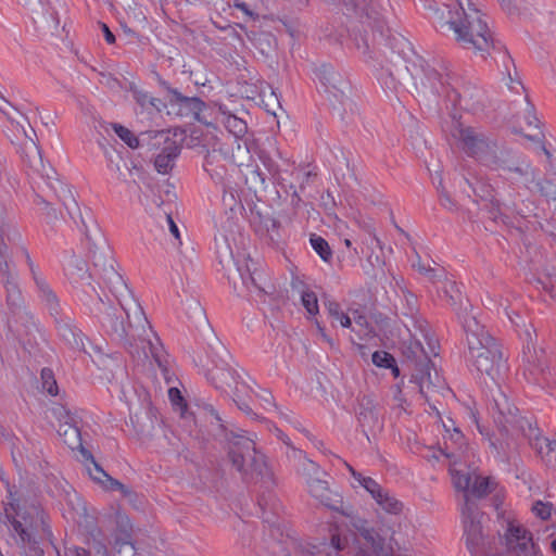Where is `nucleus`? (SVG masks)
I'll return each instance as SVG.
<instances>
[{"label": "nucleus", "instance_id": "nucleus-59", "mask_svg": "<svg viewBox=\"0 0 556 556\" xmlns=\"http://www.w3.org/2000/svg\"><path fill=\"white\" fill-rule=\"evenodd\" d=\"M101 29L103 31V35L105 37V40L108 43L112 45L115 42V36L114 34L110 30L109 26L104 23H101Z\"/></svg>", "mask_w": 556, "mask_h": 556}, {"label": "nucleus", "instance_id": "nucleus-63", "mask_svg": "<svg viewBox=\"0 0 556 556\" xmlns=\"http://www.w3.org/2000/svg\"><path fill=\"white\" fill-rule=\"evenodd\" d=\"M265 226H266V229L268 232L275 231V230H278L280 223L275 218H268L265 222Z\"/></svg>", "mask_w": 556, "mask_h": 556}, {"label": "nucleus", "instance_id": "nucleus-38", "mask_svg": "<svg viewBox=\"0 0 556 556\" xmlns=\"http://www.w3.org/2000/svg\"><path fill=\"white\" fill-rule=\"evenodd\" d=\"M18 536L23 546H28V548L34 553V556L43 555V549L39 546L38 540L27 529L21 532Z\"/></svg>", "mask_w": 556, "mask_h": 556}, {"label": "nucleus", "instance_id": "nucleus-23", "mask_svg": "<svg viewBox=\"0 0 556 556\" xmlns=\"http://www.w3.org/2000/svg\"><path fill=\"white\" fill-rule=\"evenodd\" d=\"M407 78L408 68L403 64L395 66L394 68L382 67L381 79L383 80L386 87L389 89L395 90L397 86L406 81Z\"/></svg>", "mask_w": 556, "mask_h": 556}, {"label": "nucleus", "instance_id": "nucleus-5", "mask_svg": "<svg viewBox=\"0 0 556 556\" xmlns=\"http://www.w3.org/2000/svg\"><path fill=\"white\" fill-rule=\"evenodd\" d=\"M463 326L472 365L495 381L506 367L500 345L475 316H465Z\"/></svg>", "mask_w": 556, "mask_h": 556}, {"label": "nucleus", "instance_id": "nucleus-12", "mask_svg": "<svg viewBox=\"0 0 556 556\" xmlns=\"http://www.w3.org/2000/svg\"><path fill=\"white\" fill-rule=\"evenodd\" d=\"M81 456L90 462L91 466H87L90 478L100 483L105 490H118L125 496L131 494V491L118 480L112 478L94 459L93 455L86 447H81Z\"/></svg>", "mask_w": 556, "mask_h": 556}, {"label": "nucleus", "instance_id": "nucleus-43", "mask_svg": "<svg viewBox=\"0 0 556 556\" xmlns=\"http://www.w3.org/2000/svg\"><path fill=\"white\" fill-rule=\"evenodd\" d=\"M394 359L395 358L386 351H376L371 356L372 363L382 368L392 367V365H394Z\"/></svg>", "mask_w": 556, "mask_h": 556}, {"label": "nucleus", "instance_id": "nucleus-6", "mask_svg": "<svg viewBox=\"0 0 556 556\" xmlns=\"http://www.w3.org/2000/svg\"><path fill=\"white\" fill-rule=\"evenodd\" d=\"M3 227L0 225V275L5 291V303L8 307V327L16 337L28 336L35 328L31 314L24 306V299L15 276L12 274L9 264V247L3 239Z\"/></svg>", "mask_w": 556, "mask_h": 556}, {"label": "nucleus", "instance_id": "nucleus-21", "mask_svg": "<svg viewBox=\"0 0 556 556\" xmlns=\"http://www.w3.org/2000/svg\"><path fill=\"white\" fill-rule=\"evenodd\" d=\"M403 354L407 361L413 364V371H417L419 368H421V370H426L427 364L431 362L429 355L419 341L410 342L405 346Z\"/></svg>", "mask_w": 556, "mask_h": 556}, {"label": "nucleus", "instance_id": "nucleus-54", "mask_svg": "<svg viewBox=\"0 0 556 556\" xmlns=\"http://www.w3.org/2000/svg\"><path fill=\"white\" fill-rule=\"evenodd\" d=\"M168 396L174 405H181L184 403L181 392L177 388H170L168 390Z\"/></svg>", "mask_w": 556, "mask_h": 556}, {"label": "nucleus", "instance_id": "nucleus-20", "mask_svg": "<svg viewBox=\"0 0 556 556\" xmlns=\"http://www.w3.org/2000/svg\"><path fill=\"white\" fill-rule=\"evenodd\" d=\"M432 362H429L426 370H421V368H419L417 371L412 372V380L417 383L420 393L425 396H427V390L432 387H439L441 383V378L437 371H434V375L432 376Z\"/></svg>", "mask_w": 556, "mask_h": 556}, {"label": "nucleus", "instance_id": "nucleus-1", "mask_svg": "<svg viewBox=\"0 0 556 556\" xmlns=\"http://www.w3.org/2000/svg\"><path fill=\"white\" fill-rule=\"evenodd\" d=\"M475 475L460 471L453 475L454 486L463 491L462 515L469 552L473 556H543L531 532L515 519L500 513L494 522L497 538L490 534V529L485 532L489 518L469 494Z\"/></svg>", "mask_w": 556, "mask_h": 556}, {"label": "nucleus", "instance_id": "nucleus-13", "mask_svg": "<svg viewBox=\"0 0 556 556\" xmlns=\"http://www.w3.org/2000/svg\"><path fill=\"white\" fill-rule=\"evenodd\" d=\"M380 416V409L374 403L371 397L363 396L358 401L356 417L362 431L366 434L367 438L368 432H375L382 428V420Z\"/></svg>", "mask_w": 556, "mask_h": 556}, {"label": "nucleus", "instance_id": "nucleus-62", "mask_svg": "<svg viewBox=\"0 0 556 556\" xmlns=\"http://www.w3.org/2000/svg\"><path fill=\"white\" fill-rule=\"evenodd\" d=\"M517 1L518 0H501V4L508 13L513 14L517 10Z\"/></svg>", "mask_w": 556, "mask_h": 556}, {"label": "nucleus", "instance_id": "nucleus-32", "mask_svg": "<svg viewBox=\"0 0 556 556\" xmlns=\"http://www.w3.org/2000/svg\"><path fill=\"white\" fill-rule=\"evenodd\" d=\"M332 3H341L348 13H355L359 16H369L368 7L371 0H330Z\"/></svg>", "mask_w": 556, "mask_h": 556}, {"label": "nucleus", "instance_id": "nucleus-27", "mask_svg": "<svg viewBox=\"0 0 556 556\" xmlns=\"http://www.w3.org/2000/svg\"><path fill=\"white\" fill-rule=\"evenodd\" d=\"M251 40L253 46L266 58L275 50L276 38L270 33H254Z\"/></svg>", "mask_w": 556, "mask_h": 556}, {"label": "nucleus", "instance_id": "nucleus-40", "mask_svg": "<svg viewBox=\"0 0 556 556\" xmlns=\"http://www.w3.org/2000/svg\"><path fill=\"white\" fill-rule=\"evenodd\" d=\"M224 123L227 129L236 137H241L247 131V124L235 115L229 114Z\"/></svg>", "mask_w": 556, "mask_h": 556}, {"label": "nucleus", "instance_id": "nucleus-16", "mask_svg": "<svg viewBox=\"0 0 556 556\" xmlns=\"http://www.w3.org/2000/svg\"><path fill=\"white\" fill-rule=\"evenodd\" d=\"M54 320L56 323L59 334L67 344L78 351L85 350L81 332L71 324V318L68 316L62 315L54 318Z\"/></svg>", "mask_w": 556, "mask_h": 556}, {"label": "nucleus", "instance_id": "nucleus-2", "mask_svg": "<svg viewBox=\"0 0 556 556\" xmlns=\"http://www.w3.org/2000/svg\"><path fill=\"white\" fill-rule=\"evenodd\" d=\"M446 8V12L442 11L438 17L435 28L443 34L453 31L456 42L465 49L488 51L491 46L490 31L480 11L472 8L470 3L465 9L459 1Z\"/></svg>", "mask_w": 556, "mask_h": 556}, {"label": "nucleus", "instance_id": "nucleus-44", "mask_svg": "<svg viewBox=\"0 0 556 556\" xmlns=\"http://www.w3.org/2000/svg\"><path fill=\"white\" fill-rule=\"evenodd\" d=\"M536 283L551 296H556V274L543 275L536 279Z\"/></svg>", "mask_w": 556, "mask_h": 556}, {"label": "nucleus", "instance_id": "nucleus-30", "mask_svg": "<svg viewBox=\"0 0 556 556\" xmlns=\"http://www.w3.org/2000/svg\"><path fill=\"white\" fill-rule=\"evenodd\" d=\"M545 447L539 445V441L534 444V447L541 455L546 466L556 471V442H552L548 439H544Z\"/></svg>", "mask_w": 556, "mask_h": 556}, {"label": "nucleus", "instance_id": "nucleus-24", "mask_svg": "<svg viewBox=\"0 0 556 556\" xmlns=\"http://www.w3.org/2000/svg\"><path fill=\"white\" fill-rule=\"evenodd\" d=\"M316 76L327 90H341V84L343 83V79L341 75L333 70L332 66L323 64L316 70Z\"/></svg>", "mask_w": 556, "mask_h": 556}, {"label": "nucleus", "instance_id": "nucleus-7", "mask_svg": "<svg viewBox=\"0 0 556 556\" xmlns=\"http://www.w3.org/2000/svg\"><path fill=\"white\" fill-rule=\"evenodd\" d=\"M244 433L241 429L226 432L224 440L228 458L244 482H256L268 475V469L264 455L256 451L254 441Z\"/></svg>", "mask_w": 556, "mask_h": 556}, {"label": "nucleus", "instance_id": "nucleus-17", "mask_svg": "<svg viewBox=\"0 0 556 556\" xmlns=\"http://www.w3.org/2000/svg\"><path fill=\"white\" fill-rule=\"evenodd\" d=\"M65 274L72 283L87 282L90 285L92 278L87 261L78 255H72L70 257L65 266Z\"/></svg>", "mask_w": 556, "mask_h": 556}, {"label": "nucleus", "instance_id": "nucleus-35", "mask_svg": "<svg viewBox=\"0 0 556 556\" xmlns=\"http://www.w3.org/2000/svg\"><path fill=\"white\" fill-rule=\"evenodd\" d=\"M325 307L328 314L336 320H338L342 327L351 328L352 319L349 315L341 311L340 304L334 301L325 302Z\"/></svg>", "mask_w": 556, "mask_h": 556}, {"label": "nucleus", "instance_id": "nucleus-48", "mask_svg": "<svg viewBox=\"0 0 556 556\" xmlns=\"http://www.w3.org/2000/svg\"><path fill=\"white\" fill-rule=\"evenodd\" d=\"M129 90L132 92L134 99L136 102L144 110H149V100H151V96L147 92L138 89L134 84H130Z\"/></svg>", "mask_w": 556, "mask_h": 556}, {"label": "nucleus", "instance_id": "nucleus-18", "mask_svg": "<svg viewBox=\"0 0 556 556\" xmlns=\"http://www.w3.org/2000/svg\"><path fill=\"white\" fill-rule=\"evenodd\" d=\"M181 147L178 143H170L154 156V167L160 174H168L174 165L175 160L180 154Z\"/></svg>", "mask_w": 556, "mask_h": 556}, {"label": "nucleus", "instance_id": "nucleus-36", "mask_svg": "<svg viewBox=\"0 0 556 556\" xmlns=\"http://www.w3.org/2000/svg\"><path fill=\"white\" fill-rule=\"evenodd\" d=\"M115 549L117 556H136L137 552L127 533L125 538H115Z\"/></svg>", "mask_w": 556, "mask_h": 556}, {"label": "nucleus", "instance_id": "nucleus-52", "mask_svg": "<svg viewBox=\"0 0 556 556\" xmlns=\"http://www.w3.org/2000/svg\"><path fill=\"white\" fill-rule=\"evenodd\" d=\"M117 523H118V528H119V533L116 535V538H125L126 533L131 536V532H130L131 529L129 526L128 518L121 517Z\"/></svg>", "mask_w": 556, "mask_h": 556}, {"label": "nucleus", "instance_id": "nucleus-22", "mask_svg": "<svg viewBox=\"0 0 556 556\" xmlns=\"http://www.w3.org/2000/svg\"><path fill=\"white\" fill-rule=\"evenodd\" d=\"M25 136L29 140V147L25 144V154L24 160L28 164L30 168H33L36 173L40 174L42 177L46 176L49 178V174L46 173V166L42 161L41 152L39 148L34 142L33 138L27 135V132L24 130Z\"/></svg>", "mask_w": 556, "mask_h": 556}, {"label": "nucleus", "instance_id": "nucleus-61", "mask_svg": "<svg viewBox=\"0 0 556 556\" xmlns=\"http://www.w3.org/2000/svg\"><path fill=\"white\" fill-rule=\"evenodd\" d=\"M448 287L450 288L445 287L444 293L448 296L450 303L452 305H455L457 303V299H456V296L454 294H452V292H454V289L456 288V285H455V282H450Z\"/></svg>", "mask_w": 556, "mask_h": 556}, {"label": "nucleus", "instance_id": "nucleus-58", "mask_svg": "<svg viewBox=\"0 0 556 556\" xmlns=\"http://www.w3.org/2000/svg\"><path fill=\"white\" fill-rule=\"evenodd\" d=\"M165 219H166V223L168 224V227H169V231L170 233L176 238V239H180V232H179V229L176 225V223L173 220L172 216L170 215H166L165 216Z\"/></svg>", "mask_w": 556, "mask_h": 556}, {"label": "nucleus", "instance_id": "nucleus-49", "mask_svg": "<svg viewBox=\"0 0 556 556\" xmlns=\"http://www.w3.org/2000/svg\"><path fill=\"white\" fill-rule=\"evenodd\" d=\"M438 189L440 190V203H441V205L443 207L450 210V211L456 210V203L451 198L448 192L443 188L442 182H440V187H438Z\"/></svg>", "mask_w": 556, "mask_h": 556}, {"label": "nucleus", "instance_id": "nucleus-19", "mask_svg": "<svg viewBox=\"0 0 556 556\" xmlns=\"http://www.w3.org/2000/svg\"><path fill=\"white\" fill-rule=\"evenodd\" d=\"M36 286L39 291V296L48 308L50 315L53 318L62 316L63 314L60 301L50 286L42 278H36Z\"/></svg>", "mask_w": 556, "mask_h": 556}, {"label": "nucleus", "instance_id": "nucleus-25", "mask_svg": "<svg viewBox=\"0 0 556 556\" xmlns=\"http://www.w3.org/2000/svg\"><path fill=\"white\" fill-rule=\"evenodd\" d=\"M495 488V482L488 477L475 475L471 486L469 489L470 497L476 501L492 493Z\"/></svg>", "mask_w": 556, "mask_h": 556}, {"label": "nucleus", "instance_id": "nucleus-3", "mask_svg": "<svg viewBox=\"0 0 556 556\" xmlns=\"http://www.w3.org/2000/svg\"><path fill=\"white\" fill-rule=\"evenodd\" d=\"M462 150L470 157L493 169H503L519 175H528L530 166L510 162V151L500 147L497 141L473 128L462 127L454 135Z\"/></svg>", "mask_w": 556, "mask_h": 556}, {"label": "nucleus", "instance_id": "nucleus-26", "mask_svg": "<svg viewBox=\"0 0 556 556\" xmlns=\"http://www.w3.org/2000/svg\"><path fill=\"white\" fill-rule=\"evenodd\" d=\"M236 371L231 368H217L207 374V378L217 389L230 388L236 382Z\"/></svg>", "mask_w": 556, "mask_h": 556}, {"label": "nucleus", "instance_id": "nucleus-53", "mask_svg": "<svg viewBox=\"0 0 556 556\" xmlns=\"http://www.w3.org/2000/svg\"><path fill=\"white\" fill-rule=\"evenodd\" d=\"M164 108H166V104L161 99L151 97V100H149V110L147 111L149 113H160Z\"/></svg>", "mask_w": 556, "mask_h": 556}, {"label": "nucleus", "instance_id": "nucleus-60", "mask_svg": "<svg viewBox=\"0 0 556 556\" xmlns=\"http://www.w3.org/2000/svg\"><path fill=\"white\" fill-rule=\"evenodd\" d=\"M417 268L421 274L427 275L430 279H434L437 277L435 270L431 267H426L420 262L417 264Z\"/></svg>", "mask_w": 556, "mask_h": 556}, {"label": "nucleus", "instance_id": "nucleus-57", "mask_svg": "<svg viewBox=\"0 0 556 556\" xmlns=\"http://www.w3.org/2000/svg\"><path fill=\"white\" fill-rule=\"evenodd\" d=\"M356 48L363 53V54H369L370 52V46L366 38L361 37L359 39L356 38Z\"/></svg>", "mask_w": 556, "mask_h": 556}, {"label": "nucleus", "instance_id": "nucleus-47", "mask_svg": "<svg viewBox=\"0 0 556 556\" xmlns=\"http://www.w3.org/2000/svg\"><path fill=\"white\" fill-rule=\"evenodd\" d=\"M359 484L362 486H364L366 489L367 492L370 493V495L372 496V498L375 496H381V492H382V488L381 485L375 481L372 478L370 477H364L361 479V482Z\"/></svg>", "mask_w": 556, "mask_h": 556}, {"label": "nucleus", "instance_id": "nucleus-45", "mask_svg": "<svg viewBox=\"0 0 556 556\" xmlns=\"http://www.w3.org/2000/svg\"><path fill=\"white\" fill-rule=\"evenodd\" d=\"M552 508V503L535 501L531 510L536 517L541 518L542 520H547L551 517Z\"/></svg>", "mask_w": 556, "mask_h": 556}, {"label": "nucleus", "instance_id": "nucleus-56", "mask_svg": "<svg viewBox=\"0 0 556 556\" xmlns=\"http://www.w3.org/2000/svg\"><path fill=\"white\" fill-rule=\"evenodd\" d=\"M540 228L546 232L549 237L553 238V240L556 242V236L554 233H556V225L553 224L552 222H547L546 225H543L541 223H538Z\"/></svg>", "mask_w": 556, "mask_h": 556}, {"label": "nucleus", "instance_id": "nucleus-8", "mask_svg": "<svg viewBox=\"0 0 556 556\" xmlns=\"http://www.w3.org/2000/svg\"><path fill=\"white\" fill-rule=\"evenodd\" d=\"M493 420L502 435L509 438L522 435L531 444L532 441H540L539 428L527 418L518 416V408L509 402L508 396L500 386H496L493 392Z\"/></svg>", "mask_w": 556, "mask_h": 556}, {"label": "nucleus", "instance_id": "nucleus-39", "mask_svg": "<svg viewBox=\"0 0 556 556\" xmlns=\"http://www.w3.org/2000/svg\"><path fill=\"white\" fill-rule=\"evenodd\" d=\"M41 383L42 389L50 395L58 394V383L54 378V374L50 368H43L41 370Z\"/></svg>", "mask_w": 556, "mask_h": 556}, {"label": "nucleus", "instance_id": "nucleus-15", "mask_svg": "<svg viewBox=\"0 0 556 556\" xmlns=\"http://www.w3.org/2000/svg\"><path fill=\"white\" fill-rule=\"evenodd\" d=\"M140 149H146L147 152L155 153L161 152L165 147L170 143H177L169 135V130H147L141 131Z\"/></svg>", "mask_w": 556, "mask_h": 556}, {"label": "nucleus", "instance_id": "nucleus-50", "mask_svg": "<svg viewBox=\"0 0 556 556\" xmlns=\"http://www.w3.org/2000/svg\"><path fill=\"white\" fill-rule=\"evenodd\" d=\"M424 72L432 89H437V83L442 85V76L435 68L427 66Z\"/></svg>", "mask_w": 556, "mask_h": 556}, {"label": "nucleus", "instance_id": "nucleus-33", "mask_svg": "<svg viewBox=\"0 0 556 556\" xmlns=\"http://www.w3.org/2000/svg\"><path fill=\"white\" fill-rule=\"evenodd\" d=\"M113 129L115 134L131 149H140L141 143V132L139 135H134L132 131H130L125 126H122L119 124H114Z\"/></svg>", "mask_w": 556, "mask_h": 556}, {"label": "nucleus", "instance_id": "nucleus-10", "mask_svg": "<svg viewBox=\"0 0 556 556\" xmlns=\"http://www.w3.org/2000/svg\"><path fill=\"white\" fill-rule=\"evenodd\" d=\"M161 85L169 93L168 103L176 115L202 122L200 114L205 109V103L200 98L184 96L177 89L169 87L166 81H161Z\"/></svg>", "mask_w": 556, "mask_h": 556}, {"label": "nucleus", "instance_id": "nucleus-51", "mask_svg": "<svg viewBox=\"0 0 556 556\" xmlns=\"http://www.w3.org/2000/svg\"><path fill=\"white\" fill-rule=\"evenodd\" d=\"M148 344H149V351H150V354L151 356L153 357V359L155 361V363L157 364V366L164 371L166 372L167 371V367L164 365L163 363V359L159 353V349L156 348V345L154 343H152L150 340H148Z\"/></svg>", "mask_w": 556, "mask_h": 556}, {"label": "nucleus", "instance_id": "nucleus-31", "mask_svg": "<svg viewBox=\"0 0 556 556\" xmlns=\"http://www.w3.org/2000/svg\"><path fill=\"white\" fill-rule=\"evenodd\" d=\"M374 500L387 513L397 515L402 511L403 504L394 496H391L384 489L381 492V496H375Z\"/></svg>", "mask_w": 556, "mask_h": 556}, {"label": "nucleus", "instance_id": "nucleus-46", "mask_svg": "<svg viewBox=\"0 0 556 556\" xmlns=\"http://www.w3.org/2000/svg\"><path fill=\"white\" fill-rule=\"evenodd\" d=\"M202 409L205 415L212 417L216 421L218 429L224 435V439H226V432H229L231 429H228V427L223 424V419L217 413V410L211 404H204Z\"/></svg>", "mask_w": 556, "mask_h": 556}, {"label": "nucleus", "instance_id": "nucleus-42", "mask_svg": "<svg viewBox=\"0 0 556 556\" xmlns=\"http://www.w3.org/2000/svg\"><path fill=\"white\" fill-rule=\"evenodd\" d=\"M301 300L303 306L311 315H316L318 313V300L313 291H302Z\"/></svg>", "mask_w": 556, "mask_h": 556}, {"label": "nucleus", "instance_id": "nucleus-28", "mask_svg": "<svg viewBox=\"0 0 556 556\" xmlns=\"http://www.w3.org/2000/svg\"><path fill=\"white\" fill-rule=\"evenodd\" d=\"M260 509L262 510V518L265 522L273 523V519L268 516V510L275 515L278 510V501L271 492H263L257 500Z\"/></svg>", "mask_w": 556, "mask_h": 556}, {"label": "nucleus", "instance_id": "nucleus-11", "mask_svg": "<svg viewBox=\"0 0 556 556\" xmlns=\"http://www.w3.org/2000/svg\"><path fill=\"white\" fill-rule=\"evenodd\" d=\"M482 200L485 202L484 208L488 210V212L490 213V218H492L493 220H496L498 214H503V208L506 212L517 214L525 220L530 222V218L538 217V207L535 203L530 199L521 200L519 203H516L515 201L501 202L500 200L494 199L493 197L490 200L483 198Z\"/></svg>", "mask_w": 556, "mask_h": 556}, {"label": "nucleus", "instance_id": "nucleus-64", "mask_svg": "<svg viewBox=\"0 0 556 556\" xmlns=\"http://www.w3.org/2000/svg\"><path fill=\"white\" fill-rule=\"evenodd\" d=\"M73 556H91L90 551L85 549L83 547H74L70 549Z\"/></svg>", "mask_w": 556, "mask_h": 556}, {"label": "nucleus", "instance_id": "nucleus-4", "mask_svg": "<svg viewBox=\"0 0 556 556\" xmlns=\"http://www.w3.org/2000/svg\"><path fill=\"white\" fill-rule=\"evenodd\" d=\"M100 323L106 333L123 344L129 343V338H142L151 326L138 302L131 300L129 305L123 303L106 305L99 298Z\"/></svg>", "mask_w": 556, "mask_h": 556}, {"label": "nucleus", "instance_id": "nucleus-34", "mask_svg": "<svg viewBox=\"0 0 556 556\" xmlns=\"http://www.w3.org/2000/svg\"><path fill=\"white\" fill-rule=\"evenodd\" d=\"M309 241L312 248L320 256V258L326 263H330L332 258V250L330 249L328 242L324 238L316 235H312Z\"/></svg>", "mask_w": 556, "mask_h": 556}, {"label": "nucleus", "instance_id": "nucleus-29", "mask_svg": "<svg viewBox=\"0 0 556 556\" xmlns=\"http://www.w3.org/2000/svg\"><path fill=\"white\" fill-rule=\"evenodd\" d=\"M523 121L527 125V128L529 130L533 129V132H526L525 134V137L529 140H532V141H538V142H542V138L544 137L543 134L538 129L539 126V119L538 117L535 116V113H534V108L531 103H528V108H527V111H526V114L523 116Z\"/></svg>", "mask_w": 556, "mask_h": 556}, {"label": "nucleus", "instance_id": "nucleus-41", "mask_svg": "<svg viewBox=\"0 0 556 556\" xmlns=\"http://www.w3.org/2000/svg\"><path fill=\"white\" fill-rule=\"evenodd\" d=\"M536 187L542 197L546 199H556V180L543 178L536 182Z\"/></svg>", "mask_w": 556, "mask_h": 556}, {"label": "nucleus", "instance_id": "nucleus-9", "mask_svg": "<svg viewBox=\"0 0 556 556\" xmlns=\"http://www.w3.org/2000/svg\"><path fill=\"white\" fill-rule=\"evenodd\" d=\"M309 467L311 468L307 470L314 473V476L309 475L307 479L311 495L318 500L324 506L333 510H338L342 504V501L340 495L332 492L329 489L328 482L323 479L321 476H326V472L321 471L319 467L313 462H309Z\"/></svg>", "mask_w": 556, "mask_h": 556}, {"label": "nucleus", "instance_id": "nucleus-37", "mask_svg": "<svg viewBox=\"0 0 556 556\" xmlns=\"http://www.w3.org/2000/svg\"><path fill=\"white\" fill-rule=\"evenodd\" d=\"M330 545L334 549V553H330L332 556H344V552L350 547V538L348 535H341L339 533L331 534Z\"/></svg>", "mask_w": 556, "mask_h": 556}, {"label": "nucleus", "instance_id": "nucleus-55", "mask_svg": "<svg viewBox=\"0 0 556 556\" xmlns=\"http://www.w3.org/2000/svg\"><path fill=\"white\" fill-rule=\"evenodd\" d=\"M486 435L489 437V442H490V446L497 453L500 454L502 451L504 452L505 451V447H509V443L508 442H505V444L503 442H500L498 440L494 441L492 440V438L489 435V432H486Z\"/></svg>", "mask_w": 556, "mask_h": 556}, {"label": "nucleus", "instance_id": "nucleus-14", "mask_svg": "<svg viewBox=\"0 0 556 556\" xmlns=\"http://www.w3.org/2000/svg\"><path fill=\"white\" fill-rule=\"evenodd\" d=\"M59 419L60 425L58 429V433L63 438L65 444H67L72 450L79 448L81 453V447H84L81 443V434L80 430L76 425V421L70 410L61 407L59 409Z\"/></svg>", "mask_w": 556, "mask_h": 556}]
</instances>
